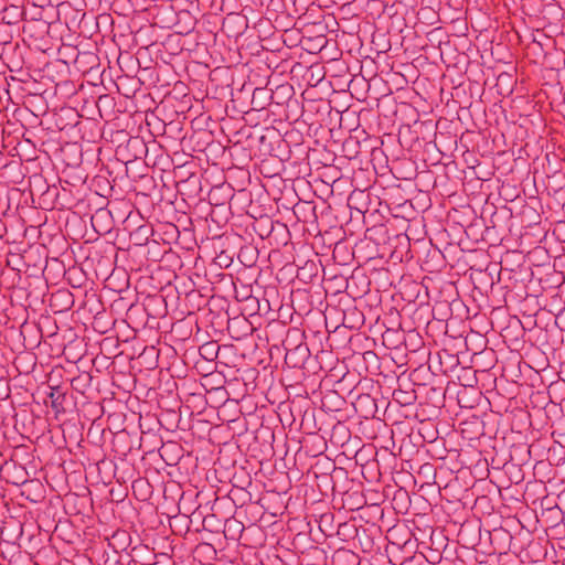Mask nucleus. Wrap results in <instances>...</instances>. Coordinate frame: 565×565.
Masks as SVG:
<instances>
[{
	"instance_id": "nucleus-1",
	"label": "nucleus",
	"mask_w": 565,
	"mask_h": 565,
	"mask_svg": "<svg viewBox=\"0 0 565 565\" xmlns=\"http://www.w3.org/2000/svg\"><path fill=\"white\" fill-rule=\"evenodd\" d=\"M305 333L297 328L288 329L282 345L286 351L285 363L291 369L303 367L310 358V350L303 342Z\"/></svg>"
},
{
	"instance_id": "nucleus-2",
	"label": "nucleus",
	"mask_w": 565,
	"mask_h": 565,
	"mask_svg": "<svg viewBox=\"0 0 565 565\" xmlns=\"http://www.w3.org/2000/svg\"><path fill=\"white\" fill-rule=\"evenodd\" d=\"M273 94L264 87H257L252 95V107L254 110H263L270 105Z\"/></svg>"
},
{
	"instance_id": "nucleus-3",
	"label": "nucleus",
	"mask_w": 565,
	"mask_h": 565,
	"mask_svg": "<svg viewBox=\"0 0 565 565\" xmlns=\"http://www.w3.org/2000/svg\"><path fill=\"white\" fill-rule=\"evenodd\" d=\"M393 399L402 406H409L416 402V392L415 390H404L401 386L393 391Z\"/></svg>"
},
{
	"instance_id": "nucleus-4",
	"label": "nucleus",
	"mask_w": 565,
	"mask_h": 565,
	"mask_svg": "<svg viewBox=\"0 0 565 565\" xmlns=\"http://www.w3.org/2000/svg\"><path fill=\"white\" fill-rule=\"evenodd\" d=\"M47 397L51 401V407L56 413L64 411L63 403L65 401V393L61 392L60 387H57V386L51 387V391L47 394Z\"/></svg>"
},
{
	"instance_id": "nucleus-5",
	"label": "nucleus",
	"mask_w": 565,
	"mask_h": 565,
	"mask_svg": "<svg viewBox=\"0 0 565 565\" xmlns=\"http://www.w3.org/2000/svg\"><path fill=\"white\" fill-rule=\"evenodd\" d=\"M127 148L134 150L135 159L141 158L148 151L145 141L139 137H131L127 142Z\"/></svg>"
},
{
	"instance_id": "nucleus-6",
	"label": "nucleus",
	"mask_w": 565,
	"mask_h": 565,
	"mask_svg": "<svg viewBox=\"0 0 565 565\" xmlns=\"http://www.w3.org/2000/svg\"><path fill=\"white\" fill-rule=\"evenodd\" d=\"M218 349L220 347L215 342H207L200 348V354L205 360L213 361L217 358Z\"/></svg>"
},
{
	"instance_id": "nucleus-7",
	"label": "nucleus",
	"mask_w": 565,
	"mask_h": 565,
	"mask_svg": "<svg viewBox=\"0 0 565 565\" xmlns=\"http://www.w3.org/2000/svg\"><path fill=\"white\" fill-rule=\"evenodd\" d=\"M90 380L92 377L89 374L78 375L72 380L71 385L75 391L79 392L81 394H84L86 387L90 383Z\"/></svg>"
},
{
	"instance_id": "nucleus-8",
	"label": "nucleus",
	"mask_w": 565,
	"mask_h": 565,
	"mask_svg": "<svg viewBox=\"0 0 565 565\" xmlns=\"http://www.w3.org/2000/svg\"><path fill=\"white\" fill-rule=\"evenodd\" d=\"M358 403L359 404H362V403L370 404L372 409L369 413L372 415L375 413L376 404H375V401L370 395L359 396Z\"/></svg>"
},
{
	"instance_id": "nucleus-9",
	"label": "nucleus",
	"mask_w": 565,
	"mask_h": 565,
	"mask_svg": "<svg viewBox=\"0 0 565 565\" xmlns=\"http://www.w3.org/2000/svg\"><path fill=\"white\" fill-rule=\"evenodd\" d=\"M363 359L364 361L366 362H373V363H376L377 362V355L373 352V351H366L363 353Z\"/></svg>"
},
{
	"instance_id": "nucleus-10",
	"label": "nucleus",
	"mask_w": 565,
	"mask_h": 565,
	"mask_svg": "<svg viewBox=\"0 0 565 565\" xmlns=\"http://www.w3.org/2000/svg\"><path fill=\"white\" fill-rule=\"evenodd\" d=\"M109 212L105 210H98L95 215L92 216V222L94 223L97 218H103L104 216L108 215Z\"/></svg>"
},
{
	"instance_id": "nucleus-11",
	"label": "nucleus",
	"mask_w": 565,
	"mask_h": 565,
	"mask_svg": "<svg viewBox=\"0 0 565 565\" xmlns=\"http://www.w3.org/2000/svg\"><path fill=\"white\" fill-rule=\"evenodd\" d=\"M565 322V309H563L557 316H556V324L564 330L565 328L563 326H559V322Z\"/></svg>"
},
{
	"instance_id": "nucleus-12",
	"label": "nucleus",
	"mask_w": 565,
	"mask_h": 565,
	"mask_svg": "<svg viewBox=\"0 0 565 565\" xmlns=\"http://www.w3.org/2000/svg\"><path fill=\"white\" fill-rule=\"evenodd\" d=\"M120 536H122V537L125 539V537L127 536V535H126V532H124V531H122V532H117V533H115V534L113 535V539H114V540H117V539H119Z\"/></svg>"
},
{
	"instance_id": "nucleus-13",
	"label": "nucleus",
	"mask_w": 565,
	"mask_h": 565,
	"mask_svg": "<svg viewBox=\"0 0 565 565\" xmlns=\"http://www.w3.org/2000/svg\"><path fill=\"white\" fill-rule=\"evenodd\" d=\"M233 525H235V526H233V530H236V527H237L238 530L243 529V527H242V524H241L239 522H237V521H234V522H233Z\"/></svg>"
},
{
	"instance_id": "nucleus-14",
	"label": "nucleus",
	"mask_w": 565,
	"mask_h": 565,
	"mask_svg": "<svg viewBox=\"0 0 565 565\" xmlns=\"http://www.w3.org/2000/svg\"><path fill=\"white\" fill-rule=\"evenodd\" d=\"M233 525H235V526H233V530H236V527H237L238 530L243 529V527H242V524H241L239 522H237V521H234V522H233Z\"/></svg>"
}]
</instances>
